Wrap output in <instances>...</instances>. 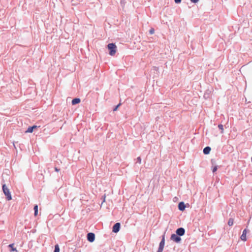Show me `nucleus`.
<instances>
[{"mask_svg":"<svg viewBox=\"0 0 252 252\" xmlns=\"http://www.w3.org/2000/svg\"><path fill=\"white\" fill-rule=\"evenodd\" d=\"M108 50H109V55L111 56H114L117 51V46L114 43H109L107 45Z\"/></svg>","mask_w":252,"mask_h":252,"instance_id":"f257e3e1","label":"nucleus"},{"mask_svg":"<svg viewBox=\"0 0 252 252\" xmlns=\"http://www.w3.org/2000/svg\"><path fill=\"white\" fill-rule=\"evenodd\" d=\"M2 190L5 194V195L6 197V199L8 200H10L12 199L11 195L10 193V192L9 190V189L7 188V187L6 186L5 184L3 185L2 186Z\"/></svg>","mask_w":252,"mask_h":252,"instance_id":"f03ea898","label":"nucleus"},{"mask_svg":"<svg viewBox=\"0 0 252 252\" xmlns=\"http://www.w3.org/2000/svg\"><path fill=\"white\" fill-rule=\"evenodd\" d=\"M171 240L176 243H179L181 240V238L178 236L177 234H173L171 236Z\"/></svg>","mask_w":252,"mask_h":252,"instance_id":"7ed1b4c3","label":"nucleus"},{"mask_svg":"<svg viewBox=\"0 0 252 252\" xmlns=\"http://www.w3.org/2000/svg\"><path fill=\"white\" fill-rule=\"evenodd\" d=\"M87 239L90 242H93L95 239V235L93 233H89L87 235Z\"/></svg>","mask_w":252,"mask_h":252,"instance_id":"20e7f679","label":"nucleus"},{"mask_svg":"<svg viewBox=\"0 0 252 252\" xmlns=\"http://www.w3.org/2000/svg\"><path fill=\"white\" fill-rule=\"evenodd\" d=\"M248 230L247 229H245L243 230L242 234L241 235L240 237V239L243 241H247V237L246 235L247 233Z\"/></svg>","mask_w":252,"mask_h":252,"instance_id":"39448f33","label":"nucleus"},{"mask_svg":"<svg viewBox=\"0 0 252 252\" xmlns=\"http://www.w3.org/2000/svg\"><path fill=\"white\" fill-rule=\"evenodd\" d=\"M120 228V223L119 222H117L114 224V225L113 227V232L115 233L118 232Z\"/></svg>","mask_w":252,"mask_h":252,"instance_id":"423d86ee","label":"nucleus"},{"mask_svg":"<svg viewBox=\"0 0 252 252\" xmlns=\"http://www.w3.org/2000/svg\"><path fill=\"white\" fill-rule=\"evenodd\" d=\"M176 232L177 235L181 236L184 235L185 230L183 228L181 227L177 229Z\"/></svg>","mask_w":252,"mask_h":252,"instance_id":"0eeeda50","label":"nucleus"},{"mask_svg":"<svg viewBox=\"0 0 252 252\" xmlns=\"http://www.w3.org/2000/svg\"><path fill=\"white\" fill-rule=\"evenodd\" d=\"M179 209L181 211H184L185 209L186 206L183 202H180L178 205Z\"/></svg>","mask_w":252,"mask_h":252,"instance_id":"6e6552de","label":"nucleus"},{"mask_svg":"<svg viewBox=\"0 0 252 252\" xmlns=\"http://www.w3.org/2000/svg\"><path fill=\"white\" fill-rule=\"evenodd\" d=\"M36 128H37L36 126H32L29 127L28 128V129L26 131V132L32 133L33 131V129H35Z\"/></svg>","mask_w":252,"mask_h":252,"instance_id":"1a4fd4ad","label":"nucleus"},{"mask_svg":"<svg viewBox=\"0 0 252 252\" xmlns=\"http://www.w3.org/2000/svg\"><path fill=\"white\" fill-rule=\"evenodd\" d=\"M211 148L210 147H206L203 149V153L205 155L209 154L211 151Z\"/></svg>","mask_w":252,"mask_h":252,"instance_id":"9d476101","label":"nucleus"},{"mask_svg":"<svg viewBox=\"0 0 252 252\" xmlns=\"http://www.w3.org/2000/svg\"><path fill=\"white\" fill-rule=\"evenodd\" d=\"M80 102V99L79 98H74L72 100V105H75L79 103Z\"/></svg>","mask_w":252,"mask_h":252,"instance_id":"9b49d317","label":"nucleus"},{"mask_svg":"<svg viewBox=\"0 0 252 252\" xmlns=\"http://www.w3.org/2000/svg\"><path fill=\"white\" fill-rule=\"evenodd\" d=\"M164 243H165V238H164V235L162 236V238L161 241V242L159 243V246L163 247L164 246Z\"/></svg>","mask_w":252,"mask_h":252,"instance_id":"f8f14e48","label":"nucleus"},{"mask_svg":"<svg viewBox=\"0 0 252 252\" xmlns=\"http://www.w3.org/2000/svg\"><path fill=\"white\" fill-rule=\"evenodd\" d=\"M218 127L220 130V133H223V132H224V129H223V125H221V124H220L218 126Z\"/></svg>","mask_w":252,"mask_h":252,"instance_id":"ddd939ff","label":"nucleus"},{"mask_svg":"<svg viewBox=\"0 0 252 252\" xmlns=\"http://www.w3.org/2000/svg\"><path fill=\"white\" fill-rule=\"evenodd\" d=\"M13 246H14V244H10L8 247L11 248V250H10V252H13V251H16L17 252V249L16 248H13Z\"/></svg>","mask_w":252,"mask_h":252,"instance_id":"4468645a","label":"nucleus"},{"mask_svg":"<svg viewBox=\"0 0 252 252\" xmlns=\"http://www.w3.org/2000/svg\"><path fill=\"white\" fill-rule=\"evenodd\" d=\"M34 216H36L37 215V213H38V206L37 205L34 206Z\"/></svg>","mask_w":252,"mask_h":252,"instance_id":"2eb2a0df","label":"nucleus"},{"mask_svg":"<svg viewBox=\"0 0 252 252\" xmlns=\"http://www.w3.org/2000/svg\"><path fill=\"white\" fill-rule=\"evenodd\" d=\"M234 220L232 218L229 219L228 221V224L229 226H232L233 224Z\"/></svg>","mask_w":252,"mask_h":252,"instance_id":"dca6fc26","label":"nucleus"},{"mask_svg":"<svg viewBox=\"0 0 252 252\" xmlns=\"http://www.w3.org/2000/svg\"><path fill=\"white\" fill-rule=\"evenodd\" d=\"M54 252H60V248L58 245H55Z\"/></svg>","mask_w":252,"mask_h":252,"instance_id":"f3484780","label":"nucleus"},{"mask_svg":"<svg viewBox=\"0 0 252 252\" xmlns=\"http://www.w3.org/2000/svg\"><path fill=\"white\" fill-rule=\"evenodd\" d=\"M163 248H164L163 247H161V246H159V248L158 249V250L157 252H162Z\"/></svg>","mask_w":252,"mask_h":252,"instance_id":"a211bd4d","label":"nucleus"},{"mask_svg":"<svg viewBox=\"0 0 252 252\" xmlns=\"http://www.w3.org/2000/svg\"><path fill=\"white\" fill-rule=\"evenodd\" d=\"M155 32V30L154 29L152 28L150 30L149 32L151 34H153Z\"/></svg>","mask_w":252,"mask_h":252,"instance_id":"6ab92c4d","label":"nucleus"},{"mask_svg":"<svg viewBox=\"0 0 252 252\" xmlns=\"http://www.w3.org/2000/svg\"><path fill=\"white\" fill-rule=\"evenodd\" d=\"M137 161L140 164L141 163V159L140 157H138L137 158Z\"/></svg>","mask_w":252,"mask_h":252,"instance_id":"aec40b11","label":"nucleus"},{"mask_svg":"<svg viewBox=\"0 0 252 252\" xmlns=\"http://www.w3.org/2000/svg\"><path fill=\"white\" fill-rule=\"evenodd\" d=\"M217 169H218V168H217V166L214 167L213 168V170H212L213 172H214V173L217 170Z\"/></svg>","mask_w":252,"mask_h":252,"instance_id":"412c9836","label":"nucleus"},{"mask_svg":"<svg viewBox=\"0 0 252 252\" xmlns=\"http://www.w3.org/2000/svg\"><path fill=\"white\" fill-rule=\"evenodd\" d=\"M120 105H121V104H120H120H119L118 105H117L115 107V108L114 109L113 111H116V110H117V109L118 108V107L120 106Z\"/></svg>","mask_w":252,"mask_h":252,"instance_id":"4be33fe9","label":"nucleus"},{"mask_svg":"<svg viewBox=\"0 0 252 252\" xmlns=\"http://www.w3.org/2000/svg\"><path fill=\"white\" fill-rule=\"evenodd\" d=\"M190 1L192 2L195 3H197L199 1V0H190Z\"/></svg>","mask_w":252,"mask_h":252,"instance_id":"5701e85b","label":"nucleus"},{"mask_svg":"<svg viewBox=\"0 0 252 252\" xmlns=\"http://www.w3.org/2000/svg\"><path fill=\"white\" fill-rule=\"evenodd\" d=\"M175 0V3H179L181 1V0Z\"/></svg>","mask_w":252,"mask_h":252,"instance_id":"b1692460","label":"nucleus"},{"mask_svg":"<svg viewBox=\"0 0 252 252\" xmlns=\"http://www.w3.org/2000/svg\"><path fill=\"white\" fill-rule=\"evenodd\" d=\"M103 202H102V204L105 201L106 195H104V196H103Z\"/></svg>","mask_w":252,"mask_h":252,"instance_id":"393cba45","label":"nucleus"},{"mask_svg":"<svg viewBox=\"0 0 252 252\" xmlns=\"http://www.w3.org/2000/svg\"><path fill=\"white\" fill-rule=\"evenodd\" d=\"M55 170L57 171V172H58L59 169H58L57 168H55Z\"/></svg>","mask_w":252,"mask_h":252,"instance_id":"a878e982","label":"nucleus"},{"mask_svg":"<svg viewBox=\"0 0 252 252\" xmlns=\"http://www.w3.org/2000/svg\"><path fill=\"white\" fill-rule=\"evenodd\" d=\"M13 145H14V146L15 148H16L15 146V144H14V143L13 144Z\"/></svg>","mask_w":252,"mask_h":252,"instance_id":"bb28decb","label":"nucleus"}]
</instances>
